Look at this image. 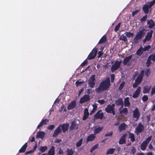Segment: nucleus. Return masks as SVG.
Segmentation results:
<instances>
[{"instance_id": "1", "label": "nucleus", "mask_w": 155, "mask_h": 155, "mask_svg": "<svg viewBox=\"0 0 155 155\" xmlns=\"http://www.w3.org/2000/svg\"><path fill=\"white\" fill-rule=\"evenodd\" d=\"M110 79L109 78L107 77L100 83L98 87L95 89V91L97 93H100L102 91L107 90L110 87Z\"/></svg>"}, {"instance_id": "2", "label": "nucleus", "mask_w": 155, "mask_h": 155, "mask_svg": "<svg viewBox=\"0 0 155 155\" xmlns=\"http://www.w3.org/2000/svg\"><path fill=\"white\" fill-rule=\"evenodd\" d=\"M69 124L68 123H64L62 124H60L58 127L55 130L53 137H56L58 134L61 133L62 131L64 133L66 132L68 130Z\"/></svg>"}, {"instance_id": "3", "label": "nucleus", "mask_w": 155, "mask_h": 155, "mask_svg": "<svg viewBox=\"0 0 155 155\" xmlns=\"http://www.w3.org/2000/svg\"><path fill=\"white\" fill-rule=\"evenodd\" d=\"M145 29L143 28L142 30H140L136 34L134 39V41L135 44L137 43L138 41L141 40L145 34Z\"/></svg>"}, {"instance_id": "4", "label": "nucleus", "mask_w": 155, "mask_h": 155, "mask_svg": "<svg viewBox=\"0 0 155 155\" xmlns=\"http://www.w3.org/2000/svg\"><path fill=\"white\" fill-rule=\"evenodd\" d=\"M144 73V70H142L140 72V74L138 75L135 80L134 83L133 84V87L134 88L137 87L138 85L141 82L143 79Z\"/></svg>"}, {"instance_id": "5", "label": "nucleus", "mask_w": 155, "mask_h": 155, "mask_svg": "<svg viewBox=\"0 0 155 155\" xmlns=\"http://www.w3.org/2000/svg\"><path fill=\"white\" fill-rule=\"evenodd\" d=\"M105 110L108 113L112 114L114 115L115 114V104H113L112 105L110 104L108 105L107 107L105 108Z\"/></svg>"}, {"instance_id": "6", "label": "nucleus", "mask_w": 155, "mask_h": 155, "mask_svg": "<svg viewBox=\"0 0 155 155\" xmlns=\"http://www.w3.org/2000/svg\"><path fill=\"white\" fill-rule=\"evenodd\" d=\"M152 138V136L150 135L147 138L146 140L142 142L140 146V148L141 150H144L146 149L147 144L150 141Z\"/></svg>"}, {"instance_id": "7", "label": "nucleus", "mask_w": 155, "mask_h": 155, "mask_svg": "<svg viewBox=\"0 0 155 155\" xmlns=\"http://www.w3.org/2000/svg\"><path fill=\"white\" fill-rule=\"evenodd\" d=\"M122 62L121 61H116L114 64L112 65L111 68V70L112 72H114L116 70H118L120 67L121 64Z\"/></svg>"}, {"instance_id": "8", "label": "nucleus", "mask_w": 155, "mask_h": 155, "mask_svg": "<svg viewBox=\"0 0 155 155\" xmlns=\"http://www.w3.org/2000/svg\"><path fill=\"white\" fill-rule=\"evenodd\" d=\"M97 48H94L88 55L87 58L90 60L94 58L97 55Z\"/></svg>"}, {"instance_id": "9", "label": "nucleus", "mask_w": 155, "mask_h": 155, "mask_svg": "<svg viewBox=\"0 0 155 155\" xmlns=\"http://www.w3.org/2000/svg\"><path fill=\"white\" fill-rule=\"evenodd\" d=\"M95 74L93 75L88 80V84L89 86L91 88H93L94 87L95 81Z\"/></svg>"}, {"instance_id": "10", "label": "nucleus", "mask_w": 155, "mask_h": 155, "mask_svg": "<svg viewBox=\"0 0 155 155\" xmlns=\"http://www.w3.org/2000/svg\"><path fill=\"white\" fill-rule=\"evenodd\" d=\"M144 127L141 123H139L138 126L135 128V133L137 135L141 133L144 130Z\"/></svg>"}, {"instance_id": "11", "label": "nucleus", "mask_w": 155, "mask_h": 155, "mask_svg": "<svg viewBox=\"0 0 155 155\" xmlns=\"http://www.w3.org/2000/svg\"><path fill=\"white\" fill-rule=\"evenodd\" d=\"M102 111L101 110H98L94 116V118L95 119H102L104 117V114L103 112L100 113Z\"/></svg>"}, {"instance_id": "12", "label": "nucleus", "mask_w": 155, "mask_h": 155, "mask_svg": "<svg viewBox=\"0 0 155 155\" xmlns=\"http://www.w3.org/2000/svg\"><path fill=\"white\" fill-rule=\"evenodd\" d=\"M90 100V96L88 95L85 94L81 98L79 102L80 103L82 104Z\"/></svg>"}, {"instance_id": "13", "label": "nucleus", "mask_w": 155, "mask_h": 155, "mask_svg": "<svg viewBox=\"0 0 155 155\" xmlns=\"http://www.w3.org/2000/svg\"><path fill=\"white\" fill-rule=\"evenodd\" d=\"M133 117L137 119L136 121L140 117V113L138 109L136 108L133 111Z\"/></svg>"}, {"instance_id": "14", "label": "nucleus", "mask_w": 155, "mask_h": 155, "mask_svg": "<svg viewBox=\"0 0 155 155\" xmlns=\"http://www.w3.org/2000/svg\"><path fill=\"white\" fill-rule=\"evenodd\" d=\"M141 91V87H140L139 86L138 87L135 91L133 95V98H137L140 95Z\"/></svg>"}, {"instance_id": "15", "label": "nucleus", "mask_w": 155, "mask_h": 155, "mask_svg": "<svg viewBox=\"0 0 155 155\" xmlns=\"http://www.w3.org/2000/svg\"><path fill=\"white\" fill-rule=\"evenodd\" d=\"M49 120L47 119H42L38 126L37 129H39L40 127H42L43 125H46L49 122Z\"/></svg>"}, {"instance_id": "16", "label": "nucleus", "mask_w": 155, "mask_h": 155, "mask_svg": "<svg viewBox=\"0 0 155 155\" xmlns=\"http://www.w3.org/2000/svg\"><path fill=\"white\" fill-rule=\"evenodd\" d=\"M76 105V101H72L68 104L67 109L68 110H72L75 107Z\"/></svg>"}, {"instance_id": "17", "label": "nucleus", "mask_w": 155, "mask_h": 155, "mask_svg": "<svg viewBox=\"0 0 155 155\" xmlns=\"http://www.w3.org/2000/svg\"><path fill=\"white\" fill-rule=\"evenodd\" d=\"M126 134H124L121 137L120 139L119 143L120 144H125L126 143L125 138L127 136Z\"/></svg>"}, {"instance_id": "18", "label": "nucleus", "mask_w": 155, "mask_h": 155, "mask_svg": "<svg viewBox=\"0 0 155 155\" xmlns=\"http://www.w3.org/2000/svg\"><path fill=\"white\" fill-rule=\"evenodd\" d=\"M89 115L88 109L85 108L84 110V115L82 118V120H85L88 117Z\"/></svg>"}, {"instance_id": "19", "label": "nucleus", "mask_w": 155, "mask_h": 155, "mask_svg": "<svg viewBox=\"0 0 155 155\" xmlns=\"http://www.w3.org/2000/svg\"><path fill=\"white\" fill-rule=\"evenodd\" d=\"M45 132L42 131H38L36 135V137L37 138H40L43 139L45 137Z\"/></svg>"}, {"instance_id": "20", "label": "nucleus", "mask_w": 155, "mask_h": 155, "mask_svg": "<svg viewBox=\"0 0 155 155\" xmlns=\"http://www.w3.org/2000/svg\"><path fill=\"white\" fill-rule=\"evenodd\" d=\"M151 86L146 85L143 87V92L144 94L148 93L151 88Z\"/></svg>"}, {"instance_id": "21", "label": "nucleus", "mask_w": 155, "mask_h": 155, "mask_svg": "<svg viewBox=\"0 0 155 155\" xmlns=\"http://www.w3.org/2000/svg\"><path fill=\"white\" fill-rule=\"evenodd\" d=\"M147 24L148 25V27L150 29L152 28L155 25L154 22L152 19L147 21Z\"/></svg>"}, {"instance_id": "22", "label": "nucleus", "mask_w": 155, "mask_h": 155, "mask_svg": "<svg viewBox=\"0 0 155 155\" xmlns=\"http://www.w3.org/2000/svg\"><path fill=\"white\" fill-rule=\"evenodd\" d=\"M132 57V55H131L128 57L125 58L123 60V63L124 65H127L130 60L131 59Z\"/></svg>"}, {"instance_id": "23", "label": "nucleus", "mask_w": 155, "mask_h": 155, "mask_svg": "<svg viewBox=\"0 0 155 155\" xmlns=\"http://www.w3.org/2000/svg\"><path fill=\"white\" fill-rule=\"evenodd\" d=\"M95 137V135L94 134H92L88 136L86 139L87 142L93 140Z\"/></svg>"}, {"instance_id": "24", "label": "nucleus", "mask_w": 155, "mask_h": 155, "mask_svg": "<svg viewBox=\"0 0 155 155\" xmlns=\"http://www.w3.org/2000/svg\"><path fill=\"white\" fill-rule=\"evenodd\" d=\"M55 154V147L52 146L48 151L47 155H54Z\"/></svg>"}, {"instance_id": "25", "label": "nucleus", "mask_w": 155, "mask_h": 155, "mask_svg": "<svg viewBox=\"0 0 155 155\" xmlns=\"http://www.w3.org/2000/svg\"><path fill=\"white\" fill-rule=\"evenodd\" d=\"M127 125L125 123H122L118 127V130L119 132H121L123 130L126 129V127Z\"/></svg>"}, {"instance_id": "26", "label": "nucleus", "mask_w": 155, "mask_h": 155, "mask_svg": "<svg viewBox=\"0 0 155 155\" xmlns=\"http://www.w3.org/2000/svg\"><path fill=\"white\" fill-rule=\"evenodd\" d=\"M150 8L146 4L144 5L142 8V10L145 14H147L148 13L149 9Z\"/></svg>"}, {"instance_id": "27", "label": "nucleus", "mask_w": 155, "mask_h": 155, "mask_svg": "<svg viewBox=\"0 0 155 155\" xmlns=\"http://www.w3.org/2000/svg\"><path fill=\"white\" fill-rule=\"evenodd\" d=\"M153 31L152 30H151L150 31L147 33L146 35L145 38L148 39V41H149L151 39Z\"/></svg>"}, {"instance_id": "28", "label": "nucleus", "mask_w": 155, "mask_h": 155, "mask_svg": "<svg viewBox=\"0 0 155 155\" xmlns=\"http://www.w3.org/2000/svg\"><path fill=\"white\" fill-rule=\"evenodd\" d=\"M143 47L142 45H141L140 48L137 50L136 54L139 56H141L143 53Z\"/></svg>"}, {"instance_id": "29", "label": "nucleus", "mask_w": 155, "mask_h": 155, "mask_svg": "<svg viewBox=\"0 0 155 155\" xmlns=\"http://www.w3.org/2000/svg\"><path fill=\"white\" fill-rule=\"evenodd\" d=\"M107 41V38L106 36L105 35H103L100 39L98 42V44H101L105 43Z\"/></svg>"}, {"instance_id": "30", "label": "nucleus", "mask_w": 155, "mask_h": 155, "mask_svg": "<svg viewBox=\"0 0 155 155\" xmlns=\"http://www.w3.org/2000/svg\"><path fill=\"white\" fill-rule=\"evenodd\" d=\"M115 104L117 106L122 105L123 104V101L121 98H119L115 101Z\"/></svg>"}, {"instance_id": "31", "label": "nucleus", "mask_w": 155, "mask_h": 155, "mask_svg": "<svg viewBox=\"0 0 155 155\" xmlns=\"http://www.w3.org/2000/svg\"><path fill=\"white\" fill-rule=\"evenodd\" d=\"M27 147V143H25L19 150V152L20 153H24Z\"/></svg>"}, {"instance_id": "32", "label": "nucleus", "mask_w": 155, "mask_h": 155, "mask_svg": "<svg viewBox=\"0 0 155 155\" xmlns=\"http://www.w3.org/2000/svg\"><path fill=\"white\" fill-rule=\"evenodd\" d=\"M124 106L125 107H130V103L129 101V98L128 97H127L125 98L124 99Z\"/></svg>"}, {"instance_id": "33", "label": "nucleus", "mask_w": 155, "mask_h": 155, "mask_svg": "<svg viewBox=\"0 0 155 155\" xmlns=\"http://www.w3.org/2000/svg\"><path fill=\"white\" fill-rule=\"evenodd\" d=\"M103 127H98L95 128L94 130V134L95 135H96L97 134L99 133L100 131H101Z\"/></svg>"}, {"instance_id": "34", "label": "nucleus", "mask_w": 155, "mask_h": 155, "mask_svg": "<svg viewBox=\"0 0 155 155\" xmlns=\"http://www.w3.org/2000/svg\"><path fill=\"white\" fill-rule=\"evenodd\" d=\"M115 148H111L108 149L106 152V154H113L115 151Z\"/></svg>"}, {"instance_id": "35", "label": "nucleus", "mask_w": 155, "mask_h": 155, "mask_svg": "<svg viewBox=\"0 0 155 155\" xmlns=\"http://www.w3.org/2000/svg\"><path fill=\"white\" fill-rule=\"evenodd\" d=\"M66 152L67 155H73L74 154V151L72 149H67Z\"/></svg>"}, {"instance_id": "36", "label": "nucleus", "mask_w": 155, "mask_h": 155, "mask_svg": "<svg viewBox=\"0 0 155 155\" xmlns=\"http://www.w3.org/2000/svg\"><path fill=\"white\" fill-rule=\"evenodd\" d=\"M129 138L131 139L130 140L132 142H134L135 140L134 135V134L133 133H129Z\"/></svg>"}, {"instance_id": "37", "label": "nucleus", "mask_w": 155, "mask_h": 155, "mask_svg": "<svg viewBox=\"0 0 155 155\" xmlns=\"http://www.w3.org/2000/svg\"><path fill=\"white\" fill-rule=\"evenodd\" d=\"M155 3V0H153L151 2H148L147 4L146 5H147L150 8H151Z\"/></svg>"}, {"instance_id": "38", "label": "nucleus", "mask_w": 155, "mask_h": 155, "mask_svg": "<svg viewBox=\"0 0 155 155\" xmlns=\"http://www.w3.org/2000/svg\"><path fill=\"white\" fill-rule=\"evenodd\" d=\"M76 126V123L75 121H74L72 122L71 125L70 126V128L71 130H73Z\"/></svg>"}, {"instance_id": "39", "label": "nucleus", "mask_w": 155, "mask_h": 155, "mask_svg": "<svg viewBox=\"0 0 155 155\" xmlns=\"http://www.w3.org/2000/svg\"><path fill=\"white\" fill-rule=\"evenodd\" d=\"M120 40L124 41V42H126L127 41V37L124 34L122 35L120 37Z\"/></svg>"}, {"instance_id": "40", "label": "nucleus", "mask_w": 155, "mask_h": 155, "mask_svg": "<svg viewBox=\"0 0 155 155\" xmlns=\"http://www.w3.org/2000/svg\"><path fill=\"white\" fill-rule=\"evenodd\" d=\"M128 110L127 108H124L122 110L120 111V113H123L124 114H127L128 113Z\"/></svg>"}, {"instance_id": "41", "label": "nucleus", "mask_w": 155, "mask_h": 155, "mask_svg": "<svg viewBox=\"0 0 155 155\" xmlns=\"http://www.w3.org/2000/svg\"><path fill=\"white\" fill-rule=\"evenodd\" d=\"M48 149V147L46 146H41L40 148V150L43 153L45 152Z\"/></svg>"}, {"instance_id": "42", "label": "nucleus", "mask_w": 155, "mask_h": 155, "mask_svg": "<svg viewBox=\"0 0 155 155\" xmlns=\"http://www.w3.org/2000/svg\"><path fill=\"white\" fill-rule=\"evenodd\" d=\"M125 34L126 35L127 37L128 38H130V37H133L134 36V34L133 33H131L129 32H126Z\"/></svg>"}, {"instance_id": "43", "label": "nucleus", "mask_w": 155, "mask_h": 155, "mask_svg": "<svg viewBox=\"0 0 155 155\" xmlns=\"http://www.w3.org/2000/svg\"><path fill=\"white\" fill-rule=\"evenodd\" d=\"M80 80H78L76 82L75 84L77 87L81 85L82 84L84 83V81H81Z\"/></svg>"}, {"instance_id": "44", "label": "nucleus", "mask_w": 155, "mask_h": 155, "mask_svg": "<svg viewBox=\"0 0 155 155\" xmlns=\"http://www.w3.org/2000/svg\"><path fill=\"white\" fill-rule=\"evenodd\" d=\"M83 141L82 138L80 139L76 143V146L77 147H78L81 146Z\"/></svg>"}, {"instance_id": "45", "label": "nucleus", "mask_w": 155, "mask_h": 155, "mask_svg": "<svg viewBox=\"0 0 155 155\" xmlns=\"http://www.w3.org/2000/svg\"><path fill=\"white\" fill-rule=\"evenodd\" d=\"M93 109L91 111V112L90 113L91 114H92L91 113H94L97 109V106L96 104H94L93 105Z\"/></svg>"}, {"instance_id": "46", "label": "nucleus", "mask_w": 155, "mask_h": 155, "mask_svg": "<svg viewBox=\"0 0 155 155\" xmlns=\"http://www.w3.org/2000/svg\"><path fill=\"white\" fill-rule=\"evenodd\" d=\"M120 25L121 23L120 22L115 26L114 29V30L115 32H117L118 31L119 29L120 28Z\"/></svg>"}, {"instance_id": "47", "label": "nucleus", "mask_w": 155, "mask_h": 155, "mask_svg": "<svg viewBox=\"0 0 155 155\" xmlns=\"http://www.w3.org/2000/svg\"><path fill=\"white\" fill-rule=\"evenodd\" d=\"M98 144H96L93 146L90 150V152H92L94 150L98 147Z\"/></svg>"}, {"instance_id": "48", "label": "nucleus", "mask_w": 155, "mask_h": 155, "mask_svg": "<svg viewBox=\"0 0 155 155\" xmlns=\"http://www.w3.org/2000/svg\"><path fill=\"white\" fill-rule=\"evenodd\" d=\"M146 64H147V67L148 68L149 67L150 65L151 64V60L149 58H148V59L147 60V61L146 62Z\"/></svg>"}, {"instance_id": "49", "label": "nucleus", "mask_w": 155, "mask_h": 155, "mask_svg": "<svg viewBox=\"0 0 155 155\" xmlns=\"http://www.w3.org/2000/svg\"><path fill=\"white\" fill-rule=\"evenodd\" d=\"M125 84V83L124 81H123L120 84L119 87V89L121 90L122 89L123 87H124Z\"/></svg>"}, {"instance_id": "50", "label": "nucleus", "mask_w": 155, "mask_h": 155, "mask_svg": "<svg viewBox=\"0 0 155 155\" xmlns=\"http://www.w3.org/2000/svg\"><path fill=\"white\" fill-rule=\"evenodd\" d=\"M150 48V45H148L144 48H143V51H148Z\"/></svg>"}, {"instance_id": "51", "label": "nucleus", "mask_w": 155, "mask_h": 155, "mask_svg": "<svg viewBox=\"0 0 155 155\" xmlns=\"http://www.w3.org/2000/svg\"><path fill=\"white\" fill-rule=\"evenodd\" d=\"M148 58H149L150 60H152L153 61H155V57L153 55V54H151L148 57Z\"/></svg>"}, {"instance_id": "52", "label": "nucleus", "mask_w": 155, "mask_h": 155, "mask_svg": "<svg viewBox=\"0 0 155 155\" xmlns=\"http://www.w3.org/2000/svg\"><path fill=\"white\" fill-rule=\"evenodd\" d=\"M142 100L144 102L147 101L148 100V97L146 95H144L142 97Z\"/></svg>"}, {"instance_id": "53", "label": "nucleus", "mask_w": 155, "mask_h": 155, "mask_svg": "<svg viewBox=\"0 0 155 155\" xmlns=\"http://www.w3.org/2000/svg\"><path fill=\"white\" fill-rule=\"evenodd\" d=\"M88 63L86 59L81 64V66H84L86 65Z\"/></svg>"}, {"instance_id": "54", "label": "nucleus", "mask_w": 155, "mask_h": 155, "mask_svg": "<svg viewBox=\"0 0 155 155\" xmlns=\"http://www.w3.org/2000/svg\"><path fill=\"white\" fill-rule=\"evenodd\" d=\"M155 94V85L152 88L151 92V95H153Z\"/></svg>"}, {"instance_id": "55", "label": "nucleus", "mask_w": 155, "mask_h": 155, "mask_svg": "<svg viewBox=\"0 0 155 155\" xmlns=\"http://www.w3.org/2000/svg\"><path fill=\"white\" fill-rule=\"evenodd\" d=\"M147 18V15H145L143 16L141 19V21H145L146 20Z\"/></svg>"}, {"instance_id": "56", "label": "nucleus", "mask_w": 155, "mask_h": 155, "mask_svg": "<svg viewBox=\"0 0 155 155\" xmlns=\"http://www.w3.org/2000/svg\"><path fill=\"white\" fill-rule=\"evenodd\" d=\"M115 75L114 74H111V81L112 83H113L114 82V80Z\"/></svg>"}, {"instance_id": "57", "label": "nucleus", "mask_w": 155, "mask_h": 155, "mask_svg": "<svg viewBox=\"0 0 155 155\" xmlns=\"http://www.w3.org/2000/svg\"><path fill=\"white\" fill-rule=\"evenodd\" d=\"M54 125H51L48 127V129L49 130H52L54 127Z\"/></svg>"}, {"instance_id": "58", "label": "nucleus", "mask_w": 155, "mask_h": 155, "mask_svg": "<svg viewBox=\"0 0 155 155\" xmlns=\"http://www.w3.org/2000/svg\"><path fill=\"white\" fill-rule=\"evenodd\" d=\"M113 134V132L112 131L107 133L105 134V136L107 137L108 136H111Z\"/></svg>"}, {"instance_id": "59", "label": "nucleus", "mask_w": 155, "mask_h": 155, "mask_svg": "<svg viewBox=\"0 0 155 155\" xmlns=\"http://www.w3.org/2000/svg\"><path fill=\"white\" fill-rule=\"evenodd\" d=\"M136 151V150L134 147H133L131 150V152L133 155H134Z\"/></svg>"}, {"instance_id": "60", "label": "nucleus", "mask_w": 155, "mask_h": 155, "mask_svg": "<svg viewBox=\"0 0 155 155\" xmlns=\"http://www.w3.org/2000/svg\"><path fill=\"white\" fill-rule=\"evenodd\" d=\"M139 10L138 9L134 11H133L132 13V16H134L138 12H139Z\"/></svg>"}, {"instance_id": "61", "label": "nucleus", "mask_w": 155, "mask_h": 155, "mask_svg": "<svg viewBox=\"0 0 155 155\" xmlns=\"http://www.w3.org/2000/svg\"><path fill=\"white\" fill-rule=\"evenodd\" d=\"M98 102L101 104H103L105 103V101L104 100L102 99L98 101Z\"/></svg>"}, {"instance_id": "62", "label": "nucleus", "mask_w": 155, "mask_h": 155, "mask_svg": "<svg viewBox=\"0 0 155 155\" xmlns=\"http://www.w3.org/2000/svg\"><path fill=\"white\" fill-rule=\"evenodd\" d=\"M87 92L88 94H90L91 93H92V90L91 89H87Z\"/></svg>"}, {"instance_id": "63", "label": "nucleus", "mask_w": 155, "mask_h": 155, "mask_svg": "<svg viewBox=\"0 0 155 155\" xmlns=\"http://www.w3.org/2000/svg\"><path fill=\"white\" fill-rule=\"evenodd\" d=\"M103 55V53L102 52L100 51H99L98 52V58H99L100 57H101L102 55Z\"/></svg>"}, {"instance_id": "64", "label": "nucleus", "mask_w": 155, "mask_h": 155, "mask_svg": "<svg viewBox=\"0 0 155 155\" xmlns=\"http://www.w3.org/2000/svg\"><path fill=\"white\" fill-rule=\"evenodd\" d=\"M58 153L60 154H63L64 153L63 151L61 148L59 149Z\"/></svg>"}]
</instances>
